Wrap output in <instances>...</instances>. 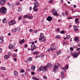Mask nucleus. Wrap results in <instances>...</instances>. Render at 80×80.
<instances>
[{"mask_svg": "<svg viewBox=\"0 0 80 80\" xmlns=\"http://www.w3.org/2000/svg\"><path fill=\"white\" fill-rule=\"evenodd\" d=\"M66 38H70V35H68L66 36Z\"/></svg>", "mask_w": 80, "mask_h": 80, "instance_id": "31", "label": "nucleus"}, {"mask_svg": "<svg viewBox=\"0 0 80 80\" xmlns=\"http://www.w3.org/2000/svg\"><path fill=\"white\" fill-rule=\"evenodd\" d=\"M12 57H16V55L15 54H13Z\"/></svg>", "mask_w": 80, "mask_h": 80, "instance_id": "57", "label": "nucleus"}, {"mask_svg": "<svg viewBox=\"0 0 80 80\" xmlns=\"http://www.w3.org/2000/svg\"><path fill=\"white\" fill-rule=\"evenodd\" d=\"M53 15H56V16H57L58 17V14L57 13V12H54V13H53Z\"/></svg>", "mask_w": 80, "mask_h": 80, "instance_id": "25", "label": "nucleus"}, {"mask_svg": "<svg viewBox=\"0 0 80 80\" xmlns=\"http://www.w3.org/2000/svg\"><path fill=\"white\" fill-rule=\"evenodd\" d=\"M9 57H10V56L9 55H8L4 56V59H7V58H8Z\"/></svg>", "mask_w": 80, "mask_h": 80, "instance_id": "21", "label": "nucleus"}, {"mask_svg": "<svg viewBox=\"0 0 80 80\" xmlns=\"http://www.w3.org/2000/svg\"><path fill=\"white\" fill-rule=\"evenodd\" d=\"M20 4V2H17L15 3L16 5H19Z\"/></svg>", "mask_w": 80, "mask_h": 80, "instance_id": "35", "label": "nucleus"}, {"mask_svg": "<svg viewBox=\"0 0 80 80\" xmlns=\"http://www.w3.org/2000/svg\"><path fill=\"white\" fill-rule=\"evenodd\" d=\"M3 41H0V45L3 44Z\"/></svg>", "mask_w": 80, "mask_h": 80, "instance_id": "42", "label": "nucleus"}, {"mask_svg": "<svg viewBox=\"0 0 80 80\" xmlns=\"http://www.w3.org/2000/svg\"><path fill=\"white\" fill-rule=\"evenodd\" d=\"M2 52V48H0V52Z\"/></svg>", "mask_w": 80, "mask_h": 80, "instance_id": "63", "label": "nucleus"}, {"mask_svg": "<svg viewBox=\"0 0 80 80\" xmlns=\"http://www.w3.org/2000/svg\"><path fill=\"white\" fill-rule=\"evenodd\" d=\"M7 5H8L9 7H10V4L8 2L7 3Z\"/></svg>", "mask_w": 80, "mask_h": 80, "instance_id": "47", "label": "nucleus"}, {"mask_svg": "<svg viewBox=\"0 0 80 80\" xmlns=\"http://www.w3.org/2000/svg\"><path fill=\"white\" fill-rule=\"evenodd\" d=\"M34 6H36V7H38L39 6V3L37 1H36L34 3Z\"/></svg>", "mask_w": 80, "mask_h": 80, "instance_id": "14", "label": "nucleus"}, {"mask_svg": "<svg viewBox=\"0 0 80 80\" xmlns=\"http://www.w3.org/2000/svg\"><path fill=\"white\" fill-rule=\"evenodd\" d=\"M6 20H7V19H6L5 18H4L3 19L2 21L3 23H6V22H7Z\"/></svg>", "mask_w": 80, "mask_h": 80, "instance_id": "22", "label": "nucleus"}, {"mask_svg": "<svg viewBox=\"0 0 80 80\" xmlns=\"http://www.w3.org/2000/svg\"><path fill=\"white\" fill-rule=\"evenodd\" d=\"M70 49L71 50H72V51H73V48H70Z\"/></svg>", "mask_w": 80, "mask_h": 80, "instance_id": "51", "label": "nucleus"}, {"mask_svg": "<svg viewBox=\"0 0 80 80\" xmlns=\"http://www.w3.org/2000/svg\"><path fill=\"white\" fill-rule=\"evenodd\" d=\"M8 55H9V56H10V52H8Z\"/></svg>", "mask_w": 80, "mask_h": 80, "instance_id": "56", "label": "nucleus"}, {"mask_svg": "<svg viewBox=\"0 0 80 80\" xmlns=\"http://www.w3.org/2000/svg\"><path fill=\"white\" fill-rule=\"evenodd\" d=\"M64 74V72L63 71H62L61 72V76H63V75Z\"/></svg>", "mask_w": 80, "mask_h": 80, "instance_id": "30", "label": "nucleus"}, {"mask_svg": "<svg viewBox=\"0 0 80 80\" xmlns=\"http://www.w3.org/2000/svg\"><path fill=\"white\" fill-rule=\"evenodd\" d=\"M14 74L15 76H17L18 75V72L16 71H14Z\"/></svg>", "mask_w": 80, "mask_h": 80, "instance_id": "19", "label": "nucleus"}, {"mask_svg": "<svg viewBox=\"0 0 80 80\" xmlns=\"http://www.w3.org/2000/svg\"><path fill=\"white\" fill-rule=\"evenodd\" d=\"M78 18H76L75 19V22H77V21H78Z\"/></svg>", "mask_w": 80, "mask_h": 80, "instance_id": "48", "label": "nucleus"}, {"mask_svg": "<svg viewBox=\"0 0 80 80\" xmlns=\"http://www.w3.org/2000/svg\"><path fill=\"white\" fill-rule=\"evenodd\" d=\"M14 60L15 62H17V58H14Z\"/></svg>", "mask_w": 80, "mask_h": 80, "instance_id": "50", "label": "nucleus"}, {"mask_svg": "<svg viewBox=\"0 0 80 80\" xmlns=\"http://www.w3.org/2000/svg\"><path fill=\"white\" fill-rule=\"evenodd\" d=\"M74 30L75 32H77L78 30V29L77 28H74Z\"/></svg>", "mask_w": 80, "mask_h": 80, "instance_id": "33", "label": "nucleus"}, {"mask_svg": "<svg viewBox=\"0 0 80 80\" xmlns=\"http://www.w3.org/2000/svg\"><path fill=\"white\" fill-rule=\"evenodd\" d=\"M35 68H36V67L35 65H33L31 67V69L32 71H34L35 70Z\"/></svg>", "mask_w": 80, "mask_h": 80, "instance_id": "12", "label": "nucleus"}, {"mask_svg": "<svg viewBox=\"0 0 80 80\" xmlns=\"http://www.w3.org/2000/svg\"><path fill=\"white\" fill-rule=\"evenodd\" d=\"M38 71L39 72H41L42 70L43 71V72H47L48 69H47V68L46 66H44L43 67V66H40L39 68H38Z\"/></svg>", "mask_w": 80, "mask_h": 80, "instance_id": "1", "label": "nucleus"}, {"mask_svg": "<svg viewBox=\"0 0 80 80\" xmlns=\"http://www.w3.org/2000/svg\"><path fill=\"white\" fill-rule=\"evenodd\" d=\"M38 52H34L32 53V54L34 55L35 54H38Z\"/></svg>", "mask_w": 80, "mask_h": 80, "instance_id": "32", "label": "nucleus"}, {"mask_svg": "<svg viewBox=\"0 0 80 80\" xmlns=\"http://www.w3.org/2000/svg\"><path fill=\"white\" fill-rule=\"evenodd\" d=\"M23 17L24 18H28V15H24L23 16Z\"/></svg>", "mask_w": 80, "mask_h": 80, "instance_id": "40", "label": "nucleus"}, {"mask_svg": "<svg viewBox=\"0 0 80 80\" xmlns=\"http://www.w3.org/2000/svg\"><path fill=\"white\" fill-rule=\"evenodd\" d=\"M65 15L67 16L68 15V13H67V11L65 12Z\"/></svg>", "mask_w": 80, "mask_h": 80, "instance_id": "54", "label": "nucleus"}, {"mask_svg": "<svg viewBox=\"0 0 80 80\" xmlns=\"http://www.w3.org/2000/svg\"><path fill=\"white\" fill-rule=\"evenodd\" d=\"M38 7L36 6H34V7L33 8V10H35V9H36V8H37V7Z\"/></svg>", "mask_w": 80, "mask_h": 80, "instance_id": "44", "label": "nucleus"}, {"mask_svg": "<svg viewBox=\"0 0 80 80\" xmlns=\"http://www.w3.org/2000/svg\"><path fill=\"white\" fill-rule=\"evenodd\" d=\"M80 48H78L76 49V51H78V50H80Z\"/></svg>", "mask_w": 80, "mask_h": 80, "instance_id": "52", "label": "nucleus"}, {"mask_svg": "<svg viewBox=\"0 0 80 80\" xmlns=\"http://www.w3.org/2000/svg\"><path fill=\"white\" fill-rule=\"evenodd\" d=\"M21 72H22V73H23V72H24V70L22 69L21 71Z\"/></svg>", "mask_w": 80, "mask_h": 80, "instance_id": "60", "label": "nucleus"}, {"mask_svg": "<svg viewBox=\"0 0 80 80\" xmlns=\"http://www.w3.org/2000/svg\"><path fill=\"white\" fill-rule=\"evenodd\" d=\"M17 29L16 28L12 30V32H17Z\"/></svg>", "mask_w": 80, "mask_h": 80, "instance_id": "28", "label": "nucleus"}, {"mask_svg": "<svg viewBox=\"0 0 80 80\" xmlns=\"http://www.w3.org/2000/svg\"><path fill=\"white\" fill-rule=\"evenodd\" d=\"M74 41H76L77 42H78L79 40L78 39V37H76L75 38H74Z\"/></svg>", "mask_w": 80, "mask_h": 80, "instance_id": "16", "label": "nucleus"}, {"mask_svg": "<svg viewBox=\"0 0 80 80\" xmlns=\"http://www.w3.org/2000/svg\"><path fill=\"white\" fill-rule=\"evenodd\" d=\"M41 57H44V55L43 54H42L41 55Z\"/></svg>", "mask_w": 80, "mask_h": 80, "instance_id": "58", "label": "nucleus"}, {"mask_svg": "<svg viewBox=\"0 0 80 80\" xmlns=\"http://www.w3.org/2000/svg\"><path fill=\"white\" fill-rule=\"evenodd\" d=\"M33 18V16H31L30 14H28V19H32Z\"/></svg>", "mask_w": 80, "mask_h": 80, "instance_id": "17", "label": "nucleus"}, {"mask_svg": "<svg viewBox=\"0 0 80 80\" xmlns=\"http://www.w3.org/2000/svg\"><path fill=\"white\" fill-rule=\"evenodd\" d=\"M67 18H68V19H72V18L68 17H67Z\"/></svg>", "mask_w": 80, "mask_h": 80, "instance_id": "46", "label": "nucleus"}, {"mask_svg": "<svg viewBox=\"0 0 80 80\" xmlns=\"http://www.w3.org/2000/svg\"><path fill=\"white\" fill-rule=\"evenodd\" d=\"M32 44L31 50V51H34V50H35L37 48V47L34 44V42H32Z\"/></svg>", "mask_w": 80, "mask_h": 80, "instance_id": "4", "label": "nucleus"}, {"mask_svg": "<svg viewBox=\"0 0 80 80\" xmlns=\"http://www.w3.org/2000/svg\"><path fill=\"white\" fill-rule=\"evenodd\" d=\"M70 54L71 55H72L74 58H77L78 57V54L77 52L73 53L72 54L71 53Z\"/></svg>", "mask_w": 80, "mask_h": 80, "instance_id": "6", "label": "nucleus"}, {"mask_svg": "<svg viewBox=\"0 0 80 80\" xmlns=\"http://www.w3.org/2000/svg\"><path fill=\"white\" fill-rule=\"evenodd\" d=\"M53 2V0H51L49 1V3H52Z\"/></svg>", "mask_w": 80, "mask_h": 80, "instance_id": "34", "label": "nucleus"}, {"mask_svg": "<svg viewBox=\"0 0 80 80\" xmlns=\"http://www.w3.org/2000/svg\"><path fill=\"white\" fill-rule=\"evenodd\" d=\"M25 42V40L24 39H22V40H20V42H19L20 44H22V43H23Z\"/></svg>", "mask_w": 80, "mask_h": 80, "instance_id": "18", "label": "nucleus"}, {"mask_svg": "<svg viewBox=\"0 0 80 80\" xmlns=\"http://www.w3.org/2000/svg\"><path fill=\"white\" fill-rule=\"evenodd\" d=\"M47 67H48V68H52L53 66L51 64H48L46 65Z\"/></svg>", "mask_w": 80, "mask_h": 80, "instance_id": "15", "label": "nucleus"}, {"mask_svg": "<svg viewBox=\"0 0 80 80\" xmlns=\"http://www.w3.org/2000/svg\"><path fill=\"white\" fill-rule=\"evenodd\" d=\"M73 8H77V6L75 5H74Z\"/></svg>", "mask_w": 80, "mask_h": 80, "instance_id": "55", "label": "nucleus"}, {"mask_svg": "<svg viewBox=\"0 0 80 80\" xmlns=\"http://www.w3.org/2000/svg\"><path fill=\"white\" fill-rule=\"evenodd\" d=\"M28 60L29 61H32V58L31 57L29 58H28Z\"/></svg>", "mask_w": 80, "mask_h": 80, "instance_id": "36", "label": "nucleus"}, {"mask_svg": "<svg viewBox=\"0 0 80 80\" xmlns=\"http://www.w3.org/2000/svg\"><path fill=\"white\" fill-rule=\"evenodd\" d=\"M4 75H1V77L2 78H3V77H4Z\"/></svg>", "mask_w": 80, "mask_h": 80, "instance_id": "62", "label": "nucleus"}, {"mask_svg": "<svg viewBox=\"0 0 80 80\" xmlns=\"http://www.w3.org/2000/svg\"><path fill=\"white\" fill-rule=\"evenodd\" d=\"M34 33H37V30H34Z\"/></svg>", "mask_w": 80, "mask_h": 80, "instance_id": "53", "label": "nucleus"}, {"mask_svg": "<svg viewBox=\"0 0 80 80\" xmlns=\"http://www.w3.org/2000/svg\"><path fill=\"white\" fill-rule=\"evenodd\" d=\"M9 48L10 50H12L15 48V47L13 46L12 44H10L9 46Z\"/></svg>", "mask_w": 80, "mask_h": 80, "instance_id": "11", "label": "nucleus"}, {"mask_svg": "<svg viewBox=\"0 0 80 80\" xmlns=\"http://www.w3.org/2000/svg\"><path fill=\"white\" fill-rule=\"evenodd\" d=\"M32 79L33 80H39V79L38 78H37L33 77L32 78Z\"/></svg>", "mask_w": 80, "mask_h": 80, "instance_id": "23", "label": "nucleus"}, {"mask_svg": "<svg viewBox=\"0 0 80 80\" xmlns=\"http://www.w3.org/2000/svg\"><path fill=\"white\" fill-rule=\"evenodd\" d=\"M60 37V35H57L56 37V38L58 39Z\"/></svg>", "mask_w": 80, "mask_h": 80, "instance_id": "27", "label": "nucleus"}, {"mask_svg": "<svg viewBox=\"0 0 80 80\" xmlns=\"http://www.w3.org/2000/svg\"><path fill=\"white\" fill-rule=\"evenodd\" d=\"M29 32H33V30H32V29H30L29 30Z\"/></svg>", "mask_w": 80, "mask_h": 80, "instance_id": "43", "label": "nucleus"}, {"mask_svg": "<svg viewBox=\"0 0 80 80\" xmlns=\"http://www.w3.org/2000/svg\"><path fill=\"white\" fill-rule=\"evenodd\" d=\"M7 13V8L5 7H2L0 9V14H5Z\"/></svg>", "mask_w": 80, "mask_h": 80, "instance_id": "2", "label": "nucleus"}, {"mask_svg": "<svg viewBox=\"0 0 80 80\" xmlns=\"http://www.w3.org/2000/svg\"><path fill=\"white\" fill-rule=\"evenodd\" d=\"M18 11H19V12H21V11H22V9L21 8H19Z\"/></svg>", "mask_w": 80, "mask_h": 80, "instance_id": "45", "label": "nucleus"}, {"mask_svg": "<svg viewBox=\"0 0 80 80\" xmlns=\"http://www.w3.org/2000/svg\"><path fill=\"white\" fill-rule=\"evenodd\" d=\"M78 46L80 47V42L78 44Z\"/></svg>", "mask_w": 80, "mask_h": 80, "instance_id": "64", "label": "nucleus"}, {"mask_svg": "<svg viewBox=\"0 0 80 80\" xmlns=\"http://www.w3.org/2000/svg\"><path fill=\"white\" fill-rule=\"evenodd\" d=\"M28 47V45H27V44H25V45L24 46L25 48H27Z\"/></svg>", "mask_w": 80, "mask_h": 80, "instance_id": "49", "label": "nucleus"}, {"mask_svg": "<svg viewBox=\"0 0 80 80\" xmlns=\"http://www.w3.org/2000/svg\"><path fill=\"white\" fill-rule=\"evenodd\" d=\"M68 68V65H66L64 67H62L61 68V70H63L64 72H67V69Z\"/></svg>", "mask_w": 80, "mask_h": 80, "instance_id": "9", "label": "nucleus"}, {"mask_svg": "<svg viewBox=\"0 0 80 80\" xmlns=\"http://www.w3.org/2000/svg\"><path fill=\"white\" fill-rule=\"evenodd\" d=\"M31 73H32V75H34V74H35V73H34V72H31Z\"/></svg>", "mask_w": 80, "mask_h": 80, "instance_id": "59", "label": "nucleus"}, {"mask_svg": "<svg viewBox=\"0 0 80 80\" xmlns=\"http://www.w3.org/2000/svg\"><path fill=\"white\" fill-rule=\"evenodd\" d=\"M0 40H1V41H3V37H1L0 38Z\"/></svg>", "mask_w": 80, "mask_h": 80, "instance_id": "38", "label": "nucleus"}, {"mask_svg": "<svg viewBox=\"0 0 80 80\" xmlns=\"http://www.w3.org/2000/svg\"><path fill=\"white\" fill-rule=\"evenodd\" d=\"M61 54V51L60 50H58L57 52V54L58 55H60Z\"/></svg>", "mask_w": 80, "mask_h": 80, "instance_id": "20", "label": "nucleus"}, {"mask_svg": "<svg viewBox=\"0 0 80 80\" xmlns=\"http://www.w3.org/2000/svg\"><path fill=\"white\" fill-rule=\"evenodd\" d=\"M32 7H30V8H29V10L30 11L32 10Z\"/></svg>", "mask_w": 80, "mask_h": 80, "instance_id": "61", "label": "nucleus"}, {"mask_svg": "<svg viewBox=\"0 0 80 80\" xmlns=\"http://www.w3.org/2000/svg\"><path fill=\"white\" fill-rule=\"evenodd\" d=\"M8 0H0V4L1 5H3L6 2H7Z\"/></svg>", "mask_w": 80, "mask_h": 80, "instance_id": "8", "label": "nucleus"}, {"mask_svg": "<svg viewBox=\"0 0 80 80\" xmlns=\"http://www.w3.org/2000/svg\"><path fill=\"white\" fill-rule=\"evenodd\" d=\"M40 38H39L40 41L41 40L42 42H44L46 40V38L44 36V34L42 33L40 34Z\"/></svg>", "mask_w": 80, "mask_h": 80, "instance_id": "3", "label": "nucleus"}, {"mask_svg": "<svg viewBox=\"0 0 80 80\" xmlns=\"http://www.w3.org/2000/svg\"><path fill=\"white\" fill-rule=\"evenodd\" d=\"M51 12L52 13H54L56 12V10H55V9H53Z\"/></svg>", "mask_w": 80, "mask_h": 80, "instance_id": "24", "label": "nucleus"}, {"mask_svg": "<svg viewBox=\"0 0 80 80\" xmlns=\"http://www.w3.org/2000/svg\"><path fill=\"white\" fill-rule=\"evenodd\" d=\"M57 46L56 45H52L50 47V48H49V50L51 51H53V50H56V48H57Z\"/></svg>", "mask_w": 80, "mask_h": 80, "instance_id": "5", "label": "nucleus"}, {"mask_svg": "<svg viewBox=\"0 0 80 80\" xmlns=\"http://www.w3.org/2000/svg\"><path fill=\"white\" fill-rule=\"evenodd\" d=\"M1 69L2 70H6V68H5L4 67H1Z\"/></svg>", "mask_w": 80, "mask_h": 80, "instance_id": "26", "label": "nucleus"}, {"mask_svg": "<svg viewBox=\"0 0 80 80\" xmlns=\"http://www.w3.org/2000/svg\"><path fill=\"white\" fill-rule=\"evenodd\" d=\"M15 20H13L12 21H10L9 23H8L9 26H10L11 25H13L15 24Z\"/></svg>", "mask_w": 80, "mask_h": 80, "instance_id": "7", "label": "nucleus"}, {"mask_svg": "<svg viewBox=\"0 0 80 80\" xmlns=\"http://www.w3.org/2000/svg\"><path fill=\"white\" fill-rule=\"evenodd\" d=\"M47 20L48 21H49V22H50L51 21H52V18L51 17L49 16L47 18Z\"/></svg>", "mask_w": 80, "mask_h": 80, "instance_id": "13", "label": "nucleus"}, {"mask_svg": "<svg viewBox=\"0 0 80 80\" xmlns=\"http://www.w3.org/2000/svg\"><path fill=\"white\" fill-rule=\"evenodd\" d=\"M58 66L55 65L54 66V68H53V71L54 72H57L58 70Z\"/></svg>", "mask_w": 80, "mask_h": 80, "instance_id": "10", "label": "nucleus"}, {"mask_svg": "<svg viewBox=\"0 0 80 80\" xmlns=\"http://www.w3.org/2000/svg\"><path fill=\"white\" fill-rule=\"evenodd\" d=\"M34 10V12H37L38 10V8L35 9Z\"/></svg>", "mask_w": 80, "mask_h": 80, "instance_id": "39", "label": "nucleus"}, {"mask_svg": "<svg viewBox=\"0 0 80 80\" xmlns=\"http://www.w3.org/2000/svg\"><path fill=\"white\" fill-rule=\"evenodd\" d=\"M60 28H58L57 29V31L58 32H60Z\"/></svg>", "mask_w": 80, "mask_h": 80, "instance_id": "41", "label": "nucleus"}, {"mask_svg": "<svg viewBox=\"0 0 80 80\" xmlns=\"http://www.w3.org/2000/svg\"><path fill=\"white\" fill-rule=\"evenodd\" d=\"M43 78L44 79H47V76L45 75L43 77Z\"/></svg>", "mask_w": 80, "mask_h": 80, "instance_id": "37", "label": "nucleus"}, {"mask_svg": "<svg viewBox=\"0 0 80 80\" xmlns=\"http://www.w3.org/2000/svg\"><path fill=\"white\" fill-rule=\"evenodd\" d=\"M60 33L62 34H65V31H61Z\"/></svg>", "mask_w": 80, "mask_h": 80, "instance_id": "29", "label": "nucleus"}]
</instances>
